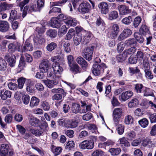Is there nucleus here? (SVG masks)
<instances>
[{
    "mask_svg": "<svg viewBox=\"0 0 156 156\" xmlns=\"http://www.w3.org/2000/svg\"><path fill=\"white\" fill-rule=\"evenodd\" d=\"M136 51V48L135 47H132L128 49L125 50L123 52L124 55L126 56L127 57L128 55H132Z\"/></svg>",
    "mask_w": 156,
    "mask_h": 156,
    "instance_id": "b1692460",
    "label": "nucleus"
},
{
    "mask_svg": "<svg viewBox=\"0 0 156 156\" xmlns=\"http://www.w3.org/2000/svg\"><path fill=\"white\" fill-rule=\"evenodd\" d=\"M138 104V100L136 98L132 99L128 104L129 107L132 108L135 107Z\"/></svg>",
    "mask_w": 156,
    "mask_h": 156,
    "instance_id": "09e8293b",
    "label": "nucleus"
},
{
    "mask_svg": "<svg viewBox=\"0 0 156 156\" xmlns=\"http://www.w3.org/2000/svg\"><path fill=\"white\" fill-rule=\"evenodd\" d=\"M140 138L133 140L131 143V145L133 147H136L139 145L141 142Z\"/></svg>",
    "mask_w": 156,
    "mask_h": 156,
    "instance_id": "774afa93",
    "label": "nucleus"
},
{
    "mask_svg": "<svg viewBox=\"0 0 156 156\" xmlns=\"http://www.w3.org/2000/svg\"><path fill=\"white\" fill-rule=\"evenodd\" d=\"M140 33L144 36L149 35L150 34L149 27L145 24L142 25L140 29Z\"/></svg>",
    "mask_w": 156,
    "mask_h": 156,
    "instance_id": "a211bd4d",
    "label": "nucleus"
},
{
    "mask_svg": "<svg viewBox=\"0 0 156 156\" xmlns=\"http://www.w3.org/2000/svg\"><path fill=\"white\" fill-rule=\"evenodd\" d=\"M80 107L79 105L74 103L72 104V111L73 113L76 114L80 111Z\"/></svg>",
    "mask_w": 156,
    "mask_h": 156,
    "instance_id": "ea45409f",
    "label": "nucleus"
},
{
    "mask_svg": "<svg viewBox=\"0 0 156 156\" xmlns=\"http://www.w3.org/2000/svg\"><path fill=\"white\" fill-rule=\"evenodd\" d=\"M79 127L82 129L87 127L88 129L92 133H96L97 131V128L95 125L93 124L87 123L84 125L80 126Z\"/></svg>",
    "mask_w": 156,
    "mask_h": 156,
    "instance_id": "f8f14e48",
    "label": "nucleus"
},
{
    "mask_svg": "<svg viewBox=\"0 0 156 156\" xmlns=\"http://www.w3.org/2000/svg\"><path fill=\"white\" fill-rule=\"evenodd\" d=\"M98 7L102 14L105 15L108 13L109 8L107 3L105 2H100L98 4Z\"/></svg>",
    "mask_w": 156,
    "mask_h": 156,
    "instance_id": "1a4fd4ad",
    "label": "nucleus"
},
{
    "mask_svg": "<svg viewBox=\"0 0 156 156\" xmlns=\"http://www.w3.org/2000/svg\"><path fill=\"white\" fill-rule=\"evenodd\" d=\"M92 36V34L90 32H86L83 37L81 33H76L73 37L74 44L78 46L81 42L83 44H86L89 42Z\"/></svg>",
    "mask_w": 156,
    "mask_h": 156,
    "instance_id": "f257e3e1",
    "label": "nucleus"
},
{
    "mask_svg": "<svg viewBox=\"0 0 156 156\" xmlns=\"http://www.w3.org/2000/svg\"><path fill=\"white\" fill-rule=\"evenodd\" d=\"M65 127L67 128H73L76 127L78 125V122L75 120H68L66 121Z\"/></svg>",
    "mask_w": 156,
    "mask_h": 156,
    "instance_id": "4468645a",
    "label": "nucleus"
},
{
    "mask_svg": "<svg viewBox=\"0 0 156 156\" xmlns=\"http://www.w3.org/2000/svg\"><path fill=\"white\" fill-rule=\"evenodd\" d=\"M118 17V13L116 11L110 12L108 15V19L111 20L116 19Z\"/></svg>",
    "mask_w": 156,
    "mask_h": 156,
    "instance_id": "4c0bfd02",
    "label": "nucleus"
},
{
    "mask_svg": "<svg viewBox=\"0 0 156 156\" xmlns=\"http://www.w3.org/2000/svg\"><path fill=\"white\" fill-rule=\"evenodd\" d=\"M122 108H115L113 111L112 116L115 124L117 126L119 124L120 119L122 116Z\"/></svg>",
    "mask_w": 156,
    "mask_h": 156,
    "instance_id": "7ed1b4c3",
    "label": "nucleus"
},
{
    "mask_svg": "<svg viewBox=\"0 0 156 156\" xmlns=\"http://www.w3.org/2000/svg\"><path fill=\"white\" fill-rule=\"evenodd\" d=\"M51 149L55 156H57L62 151V148L60 147H56L52 145Z\"/></svg>",
    "mask_w": 156,
    "mask_h": 156,
    "instance_id": "393cba45",
    "label": "nucleus"
},
{
    "mask_svg": "<svg viewBox=\"0 0 156 156\" xmlns=\"http://www.w3.org/2000/svg\"><path fill=\"white\" fill-rule=\"evenodd\" d=\"M61 25V22L57 17H52L51 19V25L53 27L59 28Z\"/></svg>",
    "mask_w": 156,
    "mask_h": 156,
    "instance_id": "dca6fc26",
    "label": "nucleus"
},
{
    "mask_svg": "<svg viewBox=\"0 0 156 156\" xmlns=\"http://www.w3.org/2000/svg\"><path fill=\"white\" fill-rule=\"evenodd\" d=\"M94 48V46H91L87 47L84 49L83 55L86 60L90 61L92 59Z\"/></svg>",
    "mask_w": 156,
    "mask_h": 156,
    "instance_id": "20e7f679",
    "label": "nucleus"
},
{
    "mask_svg": "<svg viewBox=\"0 0 156 156\" xmlns=\"http://www.w3.org/2000/svg\"><path fill=\"white\" fill-rule=\"evenodd\" d=\"M71 69L74 72L76 73L80 72V68L79 67L78 65L76 63H73L71 65V66H69Z\"/></svg>",
    "mask_w": 156,
    "mask_h": 156,
    "instance_id": "49530a36",
    "label": "nucleus"
},
{
    "mask_svg": "<svg viewBox=\"0 0 156 156\" xmlns=\"http://www.w3.org/2000/svg\"><path fill=\"white\" fill-rule=\"evenodd\" d=\"M39 100L37 98L35 97H32L31 98L30 103V106L32 108L34 106H37L39 104Z\"/></svg>",
    "mask_w": 156,
    "mask_h": 156,
    "instance_id": "7c9ffc66",
    "label": "nucleus"
},
{
    "mask_svg": "<svg viewBox=\"0 0 156 156\" xmlns=\"http://www.w3.org/2000/svg\"><path fill=\"white\" fill-rule=\"evenodd\" d=\"M12 4H9L6 2H0V12L2 11L9 10L13 7Z\"/></svg>",
    "mask_w": 156,
    "mask_h": 156,
    "instance_id": "6ab92c4d",
    "label": "nucleus"
},
{
    "mask_svg": "<svg viewBox=\"0 0 156 156\" xmlns=\"http://www.w3.org/2000/svg\"><path fill=\"white\" fill-rule=\"evenodd\" d=\"M51 92L53 94L56 93L61 94L64 96H66V93L64 91V90L60 88L52 89L51 90Z\"/></svg>",
    "mask_w": 156,
    "mask_h": 156,
    "instance_id": "a18cd8bd",
    "label": "nucleus"
},
{
    "mask_svg": "<svg viewBox=\"0 0 156 156\" xmlns=\"http://www.w3.org/2000/svg\"><path fill=\"white\" fill-rule=\"evenodd\" d=\"M0 29V31L5 32L9 31L10 28L9 23L6 21H2Z\"/></svg>",
    "mask_w": 156,
    "mask_h": 156,
    "instance_id": "412c9836",
    "label": "nucleus"
},
{
    "mask_svg": "<svg viewBox=\"0 0 156 156\" xmlns=\"http://www.w3.org/2000/svg\"><path fill=\"white\" fill-rule=\"evenodd\" d=\"M29 123L33 126H36L39 122V120L33 116H30L29 118Z\"/></svg>",
    "mask_w": 156,
    "mask_h": 156,
    "instance_id": "c85d7f7f",
    "label": "nucleus"
},
{
    "mask_svg": "<svg viewBox=\"0 0 156 156\" xmlns=\"http://www.w3.org/2000/svg\"><path fill=\"white\" fill-rule=\"evenodd\" d=\"M8 87L9 89L12 90H16L18 87L17 84L12 82H10L8 84Z\"/></svg>",
    "mask_w": 156,
    "mask_h": 156,
    "instance_id": "0e129e2a",
    "label": "nucleus"
},
{
    "mask_svg": "<svg viewBox=\"0 0 156 156\" xmlns=\"http://www.w3.org/2000/svg\"><path fill=\"white\" fill-rule=\"evenodd\" d=\"M44 83L46 86L49 88H51L53 87L55 85L57 84L58 82L56 80H46Z\"/></svg>",
    "mask_w": 156,
    "mask_h": 156,
    "instance_id": "c756f323",
    "label": "nucleus"
},
{
    "mask_svg": "<svg viewBox=\"0 0 156 156\" xmlns=\"http://www.w3.org/2000/svg\"><path fill=\"white\" fill-rule=\"evenodd\" d=\"M142 64L144 71L150 69L149 63L147 57H145L144 58Z\"/></svg>",
    "mask_w": 156,
    "mask_h": 156,
    "instance_id": "3c124183",
    "label": "nucleus"
},
{
    "mask_svg": "<svg viewBox=\"0 0 156 156\" xmlns=\"http://www.w3.org/2000/svg\"><path fill=\"white\" fill-rule=\"evenodd\" d=\"M134 37L138 42L140 43H142L144 41V38L143 37L142 35L138 32H136L134 34Z\"/></svg>",
    "mask_w": 156,
    "mask_h": 156,
    "instance_id": "a19ab883",
    "label": "nucleus"
},
{
    "mask_svg": "<svg viewBox=\"0 0 156 156\" xmlns=\"http://www.w3.org/2000/svg\"><path fill=\"white\" fill-rule=\"evenodd\" d=\"M126 136L127 140H132L135 138L136 134L134 132L131 131L126 133Z\"/></svg>",
    "mask_w": 156,
    "mask_h": 156,
    "instance_id": "72a5a7b5",
    "label": "nucleus"
},
{
    "mask_svg": "<svg viewBox=\"0 0 156 156\" xmlns=\"http://www.w3.org/2000/svg\"><path fill=\"white\" fill-rule=\"evenodd\" d=\"M141 105L142 106H146L147 105H149L152 109L156 108V105L151 101H144V102L141 103Z\"/></svg>",
    "mask_w": 156,
    "mask_h": 156,
    "instance_id": "bf43d9fd",
    "label": "nucleus"
},
{
    "mask_svg": "<svg viewBox=\"0 0 156 156\" xmlns=\"http://www.w3.org/2000/svg\"><path fill=\"white\" fill-rule=\"evenodd\" d=\"M90 9V6L89 3L87 2L81 3L79 6L78 10L82 14L88 13Z\"/></svg>",
    "mask_w": 156,
    "mask_h": 156,
    "instance_id": "0eeeda50",
    "label": "nucleus"
},
{
    "mask_svg": "<svg viewBox=\"0 0 156 156\" xmlns=\"http://www.w3.org/2000/svg\"><path fill=\"white\" fill-rule=\"evenodd\" d=\"M39 68L42 73L46 72L48 69V64L47 61H43L40 64Z\"/></svg>",
    "mask_w": 156,
    "mask_h": 156,
    "instance_id": "a878e982",
    "label": "nucleus"
},
{
    "mask_svg": "<svg viewBox=\"0 0 156 156\" xmlns=\"http://www.w3.org/2000/svg\"><path fill=\"white\" fill-rule=\"evenodd\" d=\"M11 96V92L8 90H5L1 96V99L3 100H5L8 98H10Z\"/></svg>",
    "mask_w": 156,
    "mask_h": 156,
    "instance_id": "6e6d98bb",
    "label": "nucleus"
},
{
    "mask_svg": "<svg viewBox=\"0 0 156 156\" xmlns=\"http://www.w3.org/2000/svg\"><path fill=\"white\" fill-rule=\"evenodd\" d=\"M144 88L142 84L137 83L135 85V90L137 93H141L143 89Z\"/></svg>",
    "mask_w": 156,
    "mask_h": 156,
    "instance_id": "13d9d810",
    "label": "nucleus"
},
{
    "mask_svg": "<svg viewBox=\"0 0 156 156\" xmlns=\"http://www.w3.org/2000/svg\"><path fill=\"white\" fill-rule=\"evenodd\" d=\"M140 140H141L142 145L144 147H147L150 143L151 141L150 139L148 137H141Z\"/></svg>",
    "mask_w": 156,
    "mask_h": 156,
    "instance_id": "f704fd0d",
    "label": "nucleus"
},
{
    "mask_svg": "<svg viewBox=\"0 0 156 156\" xmlns=\"http://www.w3.org/2000/svg\"><path fill=\"white\" fill-rule=\"evenodd\" d=\"M13 117L11 114L7 115L5 117L4 121L7 123L9 124L11 123Z\"/></svg>",
    "mask_w": 156,
    "mask_h": 156,
    "instance_id": "e2e57ef3",
    "label": "nucleus"
},
{
    "mask_svg": "<svg viewBox=\"0 0 156 156\" xmlns=\"http://www.w3.org/2000/svg\"><path fill=\"white\" fill-rule=\"evenodd\" d=\"M30 131L33 134L36 136H40L42 135L43 133V131L42 130L41 127L40 129H38L36 128H31Z\"/></svg>",
    "mask_w": 156,
    "mask_h": 156,
    "instance_id": "bb28decb",
    "label": "nucleus"
},
{
    "mask_svg": "<svg viewBox=\"0 0 156 156\" xmlns=\"http://www.w3.org/2000/svg\"><path fill=\"white\" fill-rule=\"evenodd\" d=\"M120 13L122 15H125L130 13L131 10L129 9V7L125 5H120L118 7Z\"/></svg>",
    "mask_w": 156,
    "mask_h": 156,
    "instance_id": "ddd939ff",
    "label": "nucleus"
},
{
    "mask_svg": "<svg viewBox=\"0 0 156 156\" xmlns=\"http://www.w3.org/2000/svg\"><path fill=\"white\" fill-rule=\"evenodd\" d=\"M132 33V31L130 29L127 28L125 29L120 34L119 37V39L120 40H123L131 35Z\"/></svg>",
    "mask_w": 156,
    "mask_h": 156,
    "instance_id": "2eb2a0df",
    "label": "nucleus"
},
{
    "mask_svg": "<svg viewBox=\"0 0 156 156\" xmlns=\"http://www.w3.org/2000/svg\"><path fill=\"white\" fill-rule=\"evenodd\" d=\"M33 50V47L31 44L28 42H25L21 51V52H25L27 51H31Z\"/></svg>",
    "mask_w": 156,
    "mask_h": 156,
    "instance_id": "cd10ccee",
    "label": "nucleus"
},
{
    "mask_svg": "<svg viewBox=\"0 0 156 156\" xmlns=\"http://www.w3.org/2000/svg\"><path fill=\"white\" fill-rule=\"evenodd\" d=\"M133 18L131 16L124 18L122 20V23L126 25H129L132 22Z\"/></svg>",
    "mask_w": 156,
    "mask_h": 156,
    "instance_id": "603ef678",
    "label": "nucleus"
},
{
    "mask_svg": "<svg viewBox=\"0 0 156 156\" xmlns=\"http://www.w3.org/2000/svg\"><path fill=\"white\" fill-rule=\"evenodd\" d=\"M109 151L111 155L115 156L119 154L121 152V150L120 148H113L109 149Z\"/></svg>",
    "mask_w": 156,
    "mask_h": 156,
    "instance_id": "2f4dec72",
    "label": "nucleus"
},
{
    "mask_svg": "<svg viewBox=\"0 0 156 156\" xmlns=\"http://www.w3.org/2000/svg\"><path fill=\"white\" fill-rule=\"evenodd\" d=\"M95 23L97 27H104L105 24L104 20L100 17L96 18Z\"/></svg>",
    "mask_w": 156,
    "mask_h": 156,
    "instance_id": "c9c22d12",
    "label": "nucleus"
},
{
    "mask_svg": "<svg viewBox=\"0 0 156 156\" xmlns=\"http://www.w3.org/2000/svg\"><path fill=\"white\" fill-rule=\"evenodd\" d=\"M145 76L148 79L151 80L153 78V75L151 73L150 69L144 71Z\"/></svg>",
    "mask_w": 156,
    "mask_h": 156,
    "instance_id": "69168bd1",
    "label": "nucleus"
},
{
    "mask_svg": "<svg viewBox=\"0 0 156 156\" xmlns=\"http://www.w3.org/2000/svg\"><path fill=\"white\" fill-rule=\"evenodd\" d=\"M34 41L35 45L38 46L44 44L45 40L43 36H36L34 37Z\"/></svg>",
    "mask_w": 156,
    "mask_h": 156,
    "instance_id": "9d476101",
    "label": "nucleus"
},
{
    "mask_svg": "<svg viewBox=\"0 0 156 156\" xmlns=\"http://www.w3.org/2000/svg\"><path fill=\"white\" fill-rule=\"evenodd\" d=\"M53 70L55 74H61L63 71V69L59 64L53 63L52 66Z\"/></svg>",
    "mask_w": 156,
    "mask_h": 156,
    "instance_id": "4be33fe9",
    "label": "nucleus"
},
{
    "mask_svg": "<svg viewBox=\"0 0 156 156\" xmlns=\"http://www.w3.org/2000/svg\"><path fill=\"white\" fill-rule=\"evenodd\" d=\"M134 120L133 117L130 115L126 116L124 119V123L126 125H129L132 124Z\"/></svg>",
    "mask_w": 156,
    "mask_h": 156,
    "instance_id": "37998d69",
    "label": "nucleus"
},
{
    "mask_svg": "<svg viewBox=\"0 0 156 156\" xmlns=\"http://www.w3.org/2000/svg\"><path fill=\"white\" fill-rule=\"evenodd\" d=\"M133 95V93L130 91H128L123 92L119 98L121 97V100L125 101L130 98Z\"/></svg>",
    "mask_w": 156,
    "mask_h": 156,
    "instance_id": "f3484780",
    "label": "nucleus"
},
{
    "mask_svg": "<svg viewBox=\"0 0 156 156\" xmlns=\"http://www.w3.org/2000/svg\"><path fill=\"white\" fill-rule=\"evenodd\" d=\"M139 124L143 128L146 127L148 124V121L146 118H143L138 121Z\"/></svg>",
    "mask_w": 156,
    "mask_h": 156,
    "instance_id": "c03bdc74",
    "label": "nucleus"
},
{
    "mask_svg": "<svg viewBox=\"0 0 156 156\" xmlns=\"http://www.w3.org/2000/svg\"><path fill=\"white\" fill-rule=\"evenodd\" d=\"M107 67L106 65L104 63L100 64H94L92 69V73L95 76L101 75Z\"/></svg>",
    "mask_w": 156,
    "mask_h": 156,
    "instance_id": "f03ea898",
    "label": "nucleus"
},
{
    "mask_svg": "<svg viewBox=\"0 0 156 156\" xmlns=\"http://www.w3.org/2000/svg\"><path fill=\"white\" fill-rule=\"evenodd\" d=\"M142 20L141 17L138 16L136 17L133 21V26L135 28H137Z\"/></svg>",
    "mask_w": 156,
    "mask_h": 156,
    "instance_id": "5fc2aeb1",
    "label": "nucleus"
},
{
    "mask_svg": "<svg viewBox=\"0 0 156 156\" xmlns=\"http://www.w3.org/2000/svg\"><path fill=\"white\" fill-rule=\"evenodd\" d=\"M52 2H51L50 3L51 5H52L53 6V5H51V3ZM54 6L52 9L49 11V14H51L52 15H54V14L55 13H59L61 12V9L60 8H58V7H55Z\"/></svg>",
    "mask_w": 156,
    "mask_h": 156,
    "instance_id": "473e14b6",
    "label": "nucleus"
},
{
    "mask_svg": "<svg viewBox=\"0 0 156 156\" xmlns=\"http://www.w3.org/2000/svg\"><path fill=\"white\" fill-rule=\"evenodd\" d=\"M22 99L24 104L28 105L30 101V97L27 94L24 95L22 96Z\"/></svg>",
    "mask_w": 156,
    "mask_h": 156,
    "instance_id": "338daca9",
    "label": "nucleus"
},
{
    "mask_svg": "<svg viewBox=\"0 0 156 156\" xmlns=\"http://www.w3.org/2000/svg\"><path fill=\"white\" fill-rule=\"evenodd\" d=\"M46 34L51 38H55L57 35V32L54 30L50 29L47 31Z\"/></svg>",
    "mask_w": 156,
    "mask_h": 156,
    "instance_id": "de8ad7c7",
    "label": "nucleus"
},
{
    "mask_svg": "<svg viewBox=\"0 0 156 156\" xmlns=\"http://www.w3.org/2000/svg\"><path fill=\"white\" fill-rule=\"evenodd\" d=\"M4 59L11 67L15 66L16 62V57L13 54L8 53L5 55Z\"/></svg>",
    "mask_w": 156,
    "mask_h": 156,
    "instance_id": "6e6552de",
    "label": "nucleus"
},
{
    "mask_svg": "<svg viewBox=\"0 0 156 156\" xmlns=\"http://www.w3.org/2000/svg\"><path fill=\"white\" fill-rule=\"evenodd\" d=\"M18 18L17 11L15 10H12L10 13L9 17L8 20V21L10 23H12L14 20Z\"/></svg>",
    "mask_w": 156,
    "mask_h": 156,
    "instance_id": "5701e85b",
    "label": "nucleus"
},
{
    "mask_svg": "<svg viewBox=\"0 0 156 156\" xmlns=\"http://www.w3.org/2000/svg\"><path fill=\"white\" fill-rule=\"evenodd\" d=\"M26 80V79L23 77H21L17 80L18 87L20 89H21L23 88Z\"/></svg>",
    "mask_w": 156,
    "mask_h": 156,
    "instance_id": "79ce46f5",
    "label": "nucleus"
},
{
    "mask_svg": "<svg viewBox=\"0 0 156 156\" xmlns=\"http://www.w3.org/2000/svg\"><path fill=\"white\" fill-rule=\"evenodd\" d=\"M42 107L45 111H48L50 108V105L48 102L46 101H44L41 103Z\"/></svg>",
    "mask_w": 156,
    "mask_h": 156,
    "instance_id": "864d4df0",
    "label": "nucleus"
},
{
    "mask_svg": "<svg viewBox=\"0 0 156 156\" xmlns=\"http://www.w3.org/2000/svg\"><path fill=\"white\" fill-rule=\"evenodd\" d=\"M66 21L65 22V24L69 27L76 26L78 22L75 18H73L69 16Z\"/></svg>",
    "mask_w": 156,
    "mask_h": 156,
    "instance_id": "aec40b11",
    "label": "nucleus"
},
{
    "mask_svg": "<svg viewBox=\"0 0 156 156\" xmlns=\"http://www.w3.org/2000/svg\"><path fill=\"white\" fill-rule=\"evenodd\" d=\"M119 29V26L117 24L113 25L111 29L110 35L109 36L112 39H115L118 35Z\"/></svg>",
    "mask_w": 156,
    "mask_h": 156,
    "instance_id": "9b49d317",
    "label": "nucleus"
},
{
    "mask_svg": "<svg viewBox=\"0 0 156 156\" xmlns=\"http://www.w3.org/2000/svg\"><path fill=\"white\" fill-rule=\"evenodd\" d=\"M119 140L120 144H122L126 147L130 146V145L129 143L126 139L125 137H123L120 139Z\"/></svg>",
    "mask_w": 156,
    "mask_h": 156,
    "instance_id": "4d7b16f0",
    "label": "nucleus"
},
{
    "mask_svg": "<svg viewBox=\"0 0 156 156\" xmlns=\"http://www.w3.org/2000/svg\"><path fill=\"white\" fill-rule=\"evenodd\" d=\"M136 56L137 59H138L139 60H143V61L144 58L145 57H146L145 56H144L143 53L140 51H137Z\"/></svg>",
    "mask_w": 156,
    "mask_h": 156,
    "instance_id": "052dcab7",
    "label": "nucleus"
},
{
    "mask_svg": "<svg viewBox=\"0 0 156 156\" xmlns=\"http://www.w3.org/2000/svg\"><path fill=\"white\" fill-rule=\"evenodd\" d=\"M57 47V44L54 42H51L48 44L46 47L47 50L49 52H51Z\"/></svg>",
    "mask_w": 156,
    "mask_h": 156,
    "instance_id": "58836bf2",
    "label": "nucleus"
},
{
    "mask_svg": "<svg viewBox=\"0 0 156 156\" xmlns=\"http://www.w3.org/2000/svg\"><path fill=\"white\" fill-rule=\"evenodd\" d=\"M94 145V143L91 140H85L81 142L79 145V147L82 149H91Z\"/></svg>",
    "mask_w": 156,
    "mask_h": 156,
    "instance_id": "423d86ee",
    "label": "nucleus"
},
{
    "mask_svg": "<svg viewBox=\"0 0 156 156\" xmlns=\"http://www.w3.org/2000/svg\"><path fill=\"white\" fill-rule=\"evenodd\" d=\"M75 143L73 141H70L68 142L65 146V148L68 150H71L74 147Z\"/></svg>",
    "mask_w": 156,
    "mask_h": 156,
    "instance_id": "8fccbe9b",
    "label": "nucleus"
},
{
    "mask_svg": "<svg viewBox=\"0 0 156 156\" xmlns=\"http://www.w3.org/2000/svg\"><path fill=\"white\" fill-rule=\"evenodd\" d=\"M136 43V39L134 38L129 39L126 40L125 42V44L127 46H129L133 45Z\"/></svg>",
    "mask_w": 156,
    "mask_h": 156,
    "instance_id": "680f3d73",
    "label": "nucleus"
},
{
    "mask_svg": "<svg viewBox=\"0 0 156 156\" xmlns=\"http://www.w3.org/2000/svg\"><path fill=\"white\" fill-rule=\"evenodd\" d=\"M0 150L1 156H12L13 154V152L9 149V146L6 144H2Z\"/></svg>",
    "mask_w": 156,
    "mask_h": 156,
    "instance_id": "39448f33",
    "label": "nucleus"
},
{
    "mask_svg": "<svg viewBox=\"0 0 156 156\" xmlns=\"http://www.w3.org/2000/svg\"><path fill=\"white\" fill-rule=\"evenodd\" d=\"M7 64L5 59L0 57V70L4 71L7 67Z\"/></svg>",
    "mask_w": 156,
    "mask_h": 156,
    "instance_id": "e433bc0d",
    "label": "nucleus"
}]
</instances>
